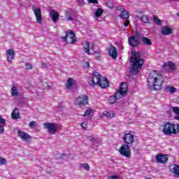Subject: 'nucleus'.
<instances>
[{"label":"nucleus","instance_id":"nucleus-1","mask_svg":"<svg viewBox=\"0 0 179 179\" xmlns=\"http://www.w3.org/2000/svg\"><path fill=\"white\" fill-rule=\"evenodd\" d=\"M163 76L157 73L156 71L150 73L147 83L150 90H160L163 86Z\"/></svg>","mask_w":179,"mask_h":179},{"label":"nucleus","instance_id":"nucleus-2","mask_svg":"<svg viewBox=\"0 0 179 179\" xmlns=\"http://www.w3.org/2000/svg\"><path fill=\"white\" fill-rule=\"evenodd\" d=\"M130 62H131V67L130 72L131 75H138L139 73V69H141L145 62V59L141 58V52H136V50H132Z\"/></svg>","mask_w":179,"mask_h":179},{"label":"nucleus","instance_id":"nucleus-3","mask_svg":"<svg viewBox=\"0 0 179 179\" xmlns=\"http://www.w3.org/2000/svg\"><path fill=\"white\" fill-rule=\"evenodd\" d=\"M127 93H128V85L127 83H123L120 85V88L115 92V94L109 96L108 99V103L109 104H115V103H117V100H120V99L125 97V96H127Z\"/></svg>","mask_w":179,"mask_h":179},{"label":"nucleus","instance_id":"nucleus-4","mask_svg":"<svg viewBox=\"0 0 179 179\" xmlns=\"http://www.w3.org/2000/svg\"><path fill=\"white\" fill-rule=\"evenodd\" d=\"M162 132L166 136H171V135L179 134V124L166 122L162 124Z\"/></svg>","mask_w":179,"mask_h":179},{"label":"nucleus","instance_id":"nucleus-5","mask_svg":"<svg viewBox=\"0 0 179 179\" xmlns=\"http://www.w3.org/2000/svg\"><path fill=\"white\" fill-rule=\"evenodd\" d=\"M43 125V128H45V129H48V131L51 135H55L57 131H59L62 128L61 124L52 122H45Z\"/></svg>","mask_w":179,"mask_h":179},{"label":"nucleus","instance_id":"nucleus-6","mask_svg":"<svg viewBox=\"0 0 179 179\" xmlns=\"http://www.w3.org/2000/svg\"><path fill=\"white\" fill-rule=\"evenodd\" d=\"M62 40H64V41L69 44V42H68V38L70 40V44H75L77 41L76 35H75V32L72 30H67L66 31V36L62 37Z\"/></svg>","mask_w":179,"mask_h":179},{"label":"nucleus","instance_id":"nucleus-7","mask_svg":"<svg viewBox=\"0 0 179 179\" xmlns=\"http://www.w3.org/2000/svg\"><path fill=\"white\" fill-rule=\"evenodd\" d=\"M131 145L123 144L118 150V152L121 156H124L126 159H131Z\"/></svg>","mask_w":179,"mask_h":179},{"label":"nucleus","instance_id":"nucleus-8","mask_svg":"<svg viewBox=\"0 0 179 179\" xmlns=\"http://www.w3.org/2000/svg\"><path fill=\"white\" fill-rule=\"evenodd\" d=\"M75 106L78 107H83L89 104V96L86 94L80 95L78 98L76 99Z\"/></svg>","mask_w":179,"mask_h":179},{"label":"nucleus","instance_id":"nucleus-9","mask_svg":"<svg viewBox=\"0 0 179 179\" xmlns=\"http://www.w3.org/2000/svg\"><path fill=\"white\" fill-rule=\"evenodd\" d=\"M122 141L124 142V145L131 146V145L135 143V136H134V134H132L124 133L122 136Z\"/></svg>","mask_w":179,"mask_h":179},{"label":"nucleus","instance_id":"nucleus-10","mask_svg":"<svg viewBox=\"0 0 179 179\" xmlns=\"http://www.w3.org/2000/svg\"><path fill=\"white\" fill-rule=\"evenodd\" d=\"M101 79V75L98 72H94L92 76L89 78L88 83L90 86H96Z\"/></svg>","mask_w":179,"mask_h":179},{"label":"nucleus","instance_id":"nucleus-11","mask_svg":"<svg viewBox=\"0 0 179 179\" xmlns=\"http://www.w3.org/2000/svg\"><path fill=\"white\" fill-rule=\"evenodd\" d=\"M32 10L35 15L36 23L41 24V23H43V15H41V8L40 7H32Z\"/></svg>","mask_w":179,"mask_h":179},{"label":"nucleus","instance_id":"nucleus-12","mask_svg":"<svg viewBox=\"0 0 179 179\" xmlns=\"http://www.w3.org/2000/svg\"><path fill=\"white\" fill-rule=\"evenodd\" d=\"M128 43L130 47H139L141 45V41L136 38L135 36H131L128 38Z\"/></svg>","mask_w":179,"mask_h":179},{"label":"nucleus","instance_id":"nucleus-13","mask_svg":"<svg viewBox=\"0 0 179 179\" xmlns=\"http://www.w3.org/2000/svg\"><path fill=\"white\" fill-rule=\"evenodd\" d=\"M155 159L157 163H162V164H164L167 162H169V156H167V155H164L162 153H159L158 155H157Z\"/></svg>","mask_w":179,"mask_h":179},{"label":"nucleus","instance_id":"nucleus-14","mask_svg":"<svg viewBox=\"0 0 179 179\" xmlns=\"http://www.w3.org/2000/svg\"><path fill=\"white\" fill-rule=\"evenodd\" d=\"M108 55L113 59H117V57H118V52L117 50V48L115 46L110 45L108 49Z\"/></svg>","mask_w":179,"mask_h":179},{"label":"nucleus","instance_id":"nucleus-15","mask_svg":"<svg viewBox=\"0 0 179 179\" xmlns=\"http://www.w3.org/2000/svg\"><path fill=\"white\" fill-rule=\"evenodd\" d=\"M99 87H101L102 89H106L110 86V81H108V79L107 78H102L101 77V79L99 80V83L96 84Z\"/></svg>","mask_w":179,"mask_h":179},{"label":"nucleus","instance_id":"nucleus-16","mask_svg":"<svg viewBox=\"0 0 179 179\" xmlns=\"http://www.w3.org/2000/svg\"><path fill=\"white\" fill-rule=\"evenodd\" d=\"M17 136L22 139V141H24V142H28L29 139H31V136L29 135V134L19 130L17 132Z\"/></svg>","mask_w":179,"mask_h":179},{"label":"nucleus","instance_id":"nucleus-17","mask_svg":"<svg viewBox=\"0 0 179 179\" xmlns=\"http://www.w3.org/2000/svg\"><path fill=\"white\" fill-rule=\"evenodd\" d=\"M169 170L170 171H171V173H173L176 177L179 178V165H177V164L170 165Z\"/></svg>","mask_w":179,"mask_h":179},{"label":"nucleus","instance_id":"nucleus-18","mask_svg":"<svg viewBox=\"0 0 179 179\" xmlns=\"http://www.w3.org/2000/svg\"><path fill=\"white\" fill-rule=\"evenodd\" d=\"M136 17L141 20V22H143V23H145V24H150V20L149 19V16L148 15H143L141 16L136 15Z\"/></svg>","mask_w":179,"mask_h":179},{"label":"nucleus","instance_id":"nucleus-19","mask_svg":"<svg viewBox=\"0 0 179 179\" xmlns=\"http://www.w3.org/2000/svg\"><path fill=\"white\" fill-rule=\"evenodd\" d=\"M50 17L54 22V23H57L59 20V13L55 11V10H52L50 11Z\"/></svg>","mask_w":179,"mask_h":179},{"label":"nucleus","instance_id":"nucleus-20","mask_svg":"<svg viewBox=\"0 0 179 179\" xmlns=\"http://www.w3.org/2000/svg\"><path fill=\"white\" fill-rule=\"evenodd\" d=\"M6 55H7L8 61L10 62L12 59H15V55H16V52L13 50L8 49L7 50Z\"/></svg>","mask_w":179,"mask_h":179},{"label":"nucleus","instance_id":"nucleus-21","mask_svg":"<svg viewBox=\"0 0 179 179\" xmlns=\"http://www.w3.org/2000/svg\"><path fill=\"white\" fill-rule=\"evenodd\" d=\"M12 120H19L20 118V113L19 112V108H15L11 113Z\"/></svg>","mask_w":179,"mask_h":179},{"label":"nucleus","instance_id":"nucleus-22","mask_svg":"<svg viewBox=\"0 0 179 179\" xmlns=\"http://www.w3.org/2000/svg\"><path fill=\"white\" fill-rule=\"evenodd\" d=\"M162 34H163V36H169L170 34H173V30L168 27H163L162 28Z\"/></svg>","mask_w":179,"mask_h":179},{"label":"nucleus","instance_id":"nucleus-23","mask_svg":"<svg viewBox=\"0 0 179 179\" xmlns=\"http://www.w3.org/2000/svg\"><path fill=\"white\" fill-rule=\"evenodd\" d=\"M164 90L166 93H176V90H177V89L173 86L166 85L164 87Z\"/></svg>","mask_w":179,"mask_h":179},{"label":"nucleus","instance_id":"nucleus-24","mask_svg":"<svg viewBox=\"0 0 179 179\" xmlns=\"http://www.w3.org/2000/svg\"><path fill=\"white\" fill-rule=\"evenodd\" d=\"M120 17L121 19H129V13L126 10H123L120 15Z\"/></svg>","mask_w":179,"mask_h":179},{"label":"nucleus","instance_id":"nucleus-25","mask_svg":"<svg viewBox=\"0 0 179 179\" xmlns=\"http://www.w3.org/2000/svg\"><path fill=\"white\" fill-rule=\"evenodd\" d=\"M84 51L85 54H87V55H90V43L86 41L85 45L84 46Z\"/></svg>","mask_w":179,"mask_h":179},{"label":"nucleus","instance_id":"nucleus-26","mask_svg":"<svg viewBox=\"0 0 179 179\" xmlns=\"http://www.w3.org/2000/svg\"><path fill=\"white\" fill-rule=\"evenodd\" d=\"M141 41L143 42V44L144 45H152V41L148 37L144 36L143 38H142Z\"/></svg>","mask_w":179,"mask_h":179},{"label":"nucleus","instance_id":"nucleus-27","mask_svg":"<svg viewBox=\"0 0 179 179\" xmlns=\"http://www.w3.org/2000/svg\"><path fill=\"white\" fill-rule=\"evenodd\" d=\"M65 17L67 22H72V20H73V18H72V16L71 15V10L65 11Z\"/></svg>","mask_w":179,"mask_h":179},{"label":"nucleus","instance_id":"nucleus-28","mask_svg":"<svg viewBox=\"0 0 179 179\" xmlns=\"http://www.w3.org/2000/svg\"><path fill=\"white\" fill-rule=\"evenodd\" d=\"M103 13H104V10H103V8H99L96 9V11L95 12V16L96 17H100V16H101Z\"/></svg>","mask_w":179,"mask_h":179},{"label":"nucleus","instance_id":"nucleus-29","mask_svg":"<svg viewBox=\"0 0 179 179\" xmlns=\"http://www.w3.org/2000/svg\"><path fill=\"white\" fill-rule=\"evenodd\" d=\"M11 94L13 96H19V92H17V87L13 85L11 88Z\"/></svg>","mask_w":179,"mask_h":179},{"label":"nucleus","instance_id":"nucleus-30","mask_svg":"<svg viewBox=\"0 0 179 179\" xmlns=\"http://www.w3.org/2000/svg\"><path fill=\"white\" fill-rule=\"evenodd\" d=\"M103 114V115H105V117H107L108 118H114V117H115V113H111L107 110H105Z\"/></svg>","mask_w":179,"mask_h":179},{"label":"nucleus","instance_id":"nucleus-31","mask_svg":"<svg viewBox=\"0 0 179 179\" xmlns=\"http://www.w3.org/2000/svg\"><path fill=\"white\" fill-rule=\"evenodd\" d=\"M134 37H136V38L138 39L139 41H142V38H143L144 36H143V35L142 34V33H141V32L136 31L135 32V36H134Z\"/></svg>","mask_w":179,"mask_h":179},{"label":"nucleus","instance_id":"nucleus-32","mask_svg":"<svg viewBox=\"0 0 179 179\" xmlns=\"http://www.w3.org/2000/svg\"><path fill=\"white\" fill-rule=\"evenodd\" d=\"M72 86H73V79H72V78H69L67 80L66 87L68 89L72 87Z\"/></svg>","mask_w":179,"mask_h":179},{"label":"nucleus","instance_id":"nucleus-33","mask_svg":"<svg viewBox=\"0 0 179 179\" xmlns=\"http://www.w3.org/2000/svg\"><path fill=\"white\" fill-rule=\"evenodd\" d=\"M168 66L171 71H176V64L172 61L168 62Z\"/></svg>","mask_w":179,"mask_h":179},{"label":"nucleus","instance_id":"nucleus-34","mask_svg":"<svg viewBox=\"0 0 179 179\" xmlns=\"http://www.w3.org/2000/svg\"><path fill=\"white\" fill-rule=\"evenodd\" d=\"M80 168L85 169V170H86L87 171H89V170H90V166L87 164H80Z\"/></svg>","mask_w":179,"mask_h":179},{"label":"nucleus","instance_id":"nucleus-35","mask_svg":"<svg viewBox=\"0 0 179 179\" xmlns=\"http://www.w3.org/2000/svg\"><path fill=\"white\" fill-rule=\"evenodd\" d=\"M153 20H154V22H155L158 26H161V24H162V20H160L159 19V17H157V16L154 15V16H153Z\"/></svg>","mask_w":179,"mask_h":179},{"label":"nucleus","instance_id":"nucleus-36","mask_svg":"<svg viewBox=\"0 0 179 179\" xmlns=\"http://www.w3.org/2000/svg\"><path fill=\"white\" fill-rule=\"evenodd\" d=\"M38 125V124H37V122H36V121L30 122L29 124V127H30V128H37Z\"/></svg>","mask_w":179,"mask_h":179},{"label":"nucleus","instance_id":"nucleus-37","mask_svg":"<svg viewBox=\"0 0 179 179\" xmlns=\"http://www.w3.org/2000/svg\"><path fill=\"white\" fill-rule=\"evenodd\" d=\"M8 163V160L6 159L0 157V166H3V164H6Z\"/></svg>","mask_w":179,"mask_h":179},{"label":"nucleus","instance_id":"nucleus-38","mask_svg":"<svg viewBox=\"0 0 179 179\" xmlns=\"http://www.w3.org/2000/svg\"><path fill=\"white\" fill-rule=\"evenodd\" d=\"M172 111L174 113V114H177L179 115V107L178 106H173L172 108Z\"/></svg>","mask_w":179,"mask_h":179},{"label":"nucleus","instance_id":"nucleus-39","mask_svg":"<svg viewBox=\"0 0 179 179\" xmlns=\"http://www.w3.org/2000/svg\"><path fill=\"white\" fill-rule=\"evenodd\" d=\"M92 111H93L92 108L86 110L85 113L83 115V117H87V115H90V114H92Z\"/></svg>","mask_w":179,"mask_h":179},{"label":"nucleus","instance_id":"nucleus-40","mask_svg":"<svg viewBox=\"0 0 179 179\" xmlns=\"http://www.w3.org/2000/svg\"><path fill=\"white\" fill-rule=\"evenodd\" d=\"M25 66H26V69H27L28 71L33 69V66H31V64H30V63H25Z\"/></svg>","mask_w":179,"mask_h":179},{"label":"nucleus","instance_id":"nucleus-41","mask_svg":"<svg viewBox=\"0 0 179 179\" xmlns=\"http://www.w3.org/2000/svg\"><path fill=\"white\" fill-rule=\"evenodd\" d=\"M81 127H82L83 129H87V124L85 122H83L81 123Z\"/></svg>","mask_w":179,"mask_h":179},{"label":"nucleus","instance_id":"nucleus-42","mask_svg":"<svg viewBox=\"0 0 179 179\" xmlns=\"http://www.w3.org/2000/svg\"><path fill=\"white\" fill-rule=\"evenodd\" d=\"M119 178H120L119 176H111L108 178V179H119Z\"/></svg>","mask_w":179,"mask_h":179},{"label":"nucleus","instance_id":"nucleus-43","mask_svg":"<svg viewBox=\"0 0 179 179\" xmlns=\"http://www.w3.org/2000/svg\"><path fill=\"white\" fill-rule=\"evenodd\" d=\"M124 26L125 27H128V26H129V19H126V22H124Z\"/></svg>","mask_w":179,"mask_h":179},{"label":"nucleus","instance_id":"nucleus-44","mask_svg":"<svg viewBox=\"0 0 179 179\" xmlns=\"http://www.w3.org/2000/svg\"><path fill=\"white\" fill-rule=\"evenodd\" d=\"M106 5L108 8H110V9L114 8V4H113V3H107Z\"/></svg>","mask_w":179,"mask_h":179},{"label":"nucleus","instance_id":"nucleus-45","mask_svg":"<svg viewBox=\"0 0 179 179\" xmlns=\"http://www.w3.org/2000/svg\"><path fill=\"white\" fill-rule=\"evenodd\" d=\"M88 2L90 3H99V1L98 0H88Z\"/></svg>","mask_w":179,"mask_h":179},{"label":"nucleus","instance_id":"nucleus-46","mask_svg":"<svg viewBox=\"0 0 179 179\" xmlns=\"http://www.w3.org/2000/svg\"><path fill=\"white\" fill-rule=\"evenodd\" d=\"M5 131V128L3 126L0 125V134H3V131Z\"/></svg>","mask_w":179,"mask_h":179},{"label":"nucleus","instance_id":"nucleus-47","mask_svg":"<svg viewBox=\"0 0 179 179\" xmlns=\"http://www.w3.org/2000/svg\"><path fill=\"white\" fill-rule=\"evenodd\" d=\"M136 13H137V15H143V13H145V11H143V10H137V11H136Z\"/></svg>","mask_w":179,"mask_h":179},{"label":"nucleus","instance_id":"nucleus-48","mask_svg":"<svg viewBox=\"0 0 179 179\" xmlns=\"http://www.w3.org/2000/svg\"><path fill=\"white\" fill-rule=\"evenodd\" d=\"M5 119L2 118V117L0 116V124H5Z\"/></svg>","mask_w":179,"mask_h":179},{"label":"nucleus","instance_id":"nucleus-49","mask_svg":"<svg viewBox=\"0 0 179 179\" xmlns=\"http://www.w3.org/2000/svg\"><path fill=\"white\" fill-rule=\"evenodd\" d=\"M94 54H96V59H100V52H94Z\"/></svg>","mask_w":179,"mask_h":179},{"label":"nucleus","instance_id":"nucleus-50","mask_svg":"<svg viewBox=\"0 0 179 179\" xmlns=\"http://www.w3.org/2000/svg\"><path fill=\"white\" fill-rule=\"evenodd\" d=\"M87 138L90 139V141H91V142H94V141H96V139L94 138H93L92 136H88Z\"/></svg>","mask_w":179,"mask_h":179},{"label":"nucleus","instance_id":"nucleus-51","mask_svg":"<svg viewBox=\"0 0 179 179\" xmlns=\"http://www.w3.org/2000/svg\"><path fill=\"white\" fill-rule=\"evenodd\" d=\"M85 65L87 68H89L90 66V64H89V62H85Z\"/></svg>","mask_w":179,"mask_h":179},{"label":"nucleus","instance_id":"nucleus-52","mask_svg":"<svg viewBox=\"0 0 179 179\" xmlns=\"http://www.w3.org/2000/svg\"><path fill=\"white\" fill-rule=\"evenodd\" d=\"M42 66H44V68H47V64L43 62Z\"/></svg>","mask_w":179,"mask_h":179},{"label":"nucleus","instance_id":"nucleus-53","mask_svg":"<svg viewBox=\"0 0 179 179\" xmlns=\"http://www.w3.org/2000/svg\"><path fill=\"white\" fill-rule=\"evenodd\" d=\"M174 118L175 120H177L178 121H179V116H175Z\"/></svg>","mask_w":179,"mask_h":179},{"label":"nucleus","instance_id":"nucleus-54","mask_svg":"<svg viewBox=\"0 0 179 179\" xmlns=\"http://www.w3.org/2000/svg\"><path fill=\"white\" fill-rule=\"evenodd\" d=\"M65 156L64 154H62L61 156H60V159H62V157H64Z\"/></svg>","mask_w":179,"mask_h":179},{"label":"nucleus","instance_id":"nucleus-55","mask_svg":"<svg viewBox=\"0 0 179 179\" xmlns=\"http://www.w3.org/2000/svg\"><path fill=\"white\" fill-rule=\"evenodd\" d=\"M44 85H45V86H48V83H44Z\"/></svg>","mask_w":179,"mask_h":179},{"label":"nucleus","instance_id":"nucleus-56","mask_svg":"<svg viewBox=\"0 0 179 179\" xmlns=\"http://www.w3.org/2000/svg\"><path fill=\"white\" fill-rule=\"evenodd\" d=\"M176 15L179 16V12L176 13Z\"/></svg>","mask_w":179,"mask_h":179},{"label":"nucleus","instance_id":"nucleus-57","mask_svg":"<svg viewBox=\"0 0 179 179\" xmlns=\"http://www.w3.org/2000/svg\"><path fill=\"white\" fill-rule=\"evenodd\" d=\"M117 10H121V9H120V8H117Z\"/></svg>","mask_w":179,"mask_h":179},{"label":"nucleus","instance_id":"nucleus-58","mask_svg":"<svg viewBox=\"0 0 179 179\" xmlns=\"http://www.w3.org/2000/svg\"><path fill=\"white\" fill-rule=\"evenodd\" d=\"M178 104H179V101H178Z\"/></svg>","mask_w":179,"mask_h":179}]
</instances>
